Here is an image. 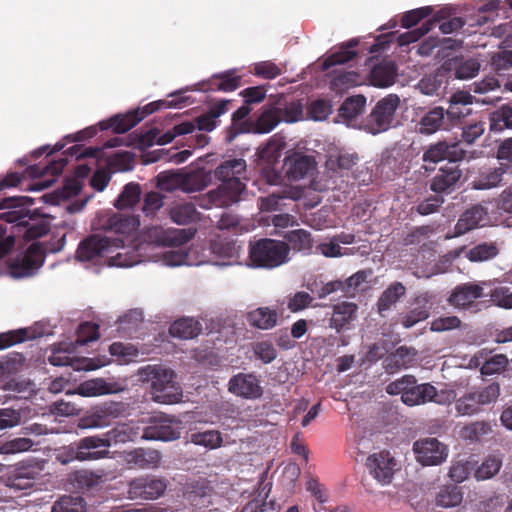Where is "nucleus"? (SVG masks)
Masks as SVG:
<instances>
[{
    "label": "nucleus",
    "instance_id": "obj_30",
    "mask_svg": "<svg viewBox=\"0 0 512 512\" xmlns=\"http://www.w3.org/2000/svg\"><path fill=\"white\" fill-rule=\"evenodd\" d=\"M357 305L352 302H342L333 306L330 318V327L337 332L347 328L348 324L356 317Z\"/></svg>",
    "mask_w": 512,
    "mask_h": 512
},
{
    "label": "nucleus",
    "instance_id": "obj_62",
    "mask_svg": "<svg viewBox=\"0 0 512 512\" xmlns=\"http://www.w3.org/2000/svg\"><path fill=\"white\" fill-rule=\"evenodd\" d=\"M509 360L504 354H497L489 359H486L481 366L480 372L482 375H493L505 370Z\"/></svg>",
    "mask_w": 512,
    "mask_h": 512
},
{
    "label": "nucleus",
    "instance_id": "obj_59",
    "mask_svg": "<svg viewBox=\"0 0 512 512\" xmlns=\"http://www.w3.org/2000/svg\"><path fill=\"white\" fill-rule=\"evenodd\" d=\"M356 44L357 41L351 40L347 46H341L339 51L334 52L332 55L325 59V61L323 62V68L328 69L334 65L344 64L351 60L354 57L355 53L351 51L349 48L355 46Z\"/></svg>",
    "mask_w": 512,
    "mask_h": 512
},
{
    "label": "nucleus",
    "instance_id": "obj_15",
    "mask_svg": "<svg viewBox=\"0 0 512 512\" xmlns=\"http://www.w3.org/2000/svg\"><path fill=\"white\" fill-rule=\"evenodd\" d=\"M125 411L122 403L108 402L97 406L81 420V427L88 429L104 428L110 424L113 419L120 417Z\"/></svg>",
    "mask_w": 512,
    "mask_h": 512
},
{
    "label": "nucleus",
    "instance_id": "obj_12",
    "mask_svg": "<svg viewBox=\"0 0 512 512\" xmlns=\"http://www.w3.org/2000/svg\"><path fill=\"white\" fill-rule=\"evenodd\" d=\"M413 451L419 463L426 466L440 465L446 461L449 453L447 445L437 438H422L414 442Z\"/></svg>",
    "mask_w": 512,
    "mask_h": 512
},
{
    "label": "nucleus",
    "instance_id": "obj_22",
    "mask_svg": "<svg viewBox=\"0 0 512 512\" xmlns=\"http://www.w3.org/2000/svg\"><path fill=\"white\" fill-rule=\"evenodd\" d=\"M229 392L247 399L261 396L262 389L259 380L252 374L239 373L229 381Z\"/></svg>",
    "mask_w": 512,
    "mask_h": 512
},
{
    "label": "nucleus",
    "instance_id": "obj_5",
    "mask_svg": "<svg viewBox=\"0 0 512 512\" xmlns=\"http://www.w3.org/2000/svg\"><path fill=\"white\" fill-rule=\"evenodd\" d=\"M289 251L285 242L261 239L251 245L249 257L254 267L275 268L288 261Z\"/></svg>",
    "mask_w": 512,
    "mask_h": 512
},
{
    "label": "nucleus",
    "instance_id": "obj_21",
    "mask_svg": "<svg viewBox=\"0 0 512 512\" xmlns=\"http://www.w3.org/2000/svg\"><path fill=\"white\" fill-rule=\"evenodd\" d=\"M314 168V158L299 152L291 153L284 160L285 174L293 181L304 179Z\"/></svg>",
    "mask_w": 512,
    "mask_h": 512
},
{
    "label": "nucleus",
    "instance_id": "obj_10",
    "mask_svg": "<svg viewBox=\"0 0 512 512\" xmlns=\"http://www.w3.org/2000/svg\"><path fill=\"white\" fill-rule=\"evenodd\" d=\"M44 253L39 243L30 245L27 252L8 264V274L15 279L32 276L43 264Z\"/></svg>",
    "mask_w": 512,
    "mask_h": 512
},
{
    "label": "nucleus",
    "instance_id": "obj_45",
    "mask_svg": "<svg viewBox=\"0 0 512 512\" xmlns=\"http://www.w3.org/2000/svg\"><path fill=\"white\" fill-rule=\"evenodd\" d=\"M366 98L362 95L347 98L339 108V117L344 120H353L360 115L365 107Z\"/></svg>",
    "mask_w": 512,
    "mask_h": 512
},
{
    "label": "nucleus",
    "instance_id": "obj_31",
    "mask_svg": "<svg viewBox=\"0 0 512 512\" xmlns=\"http://www.w3.org/2000/svg\"><path fill=\"white\" fill-rule=\"evenodd\" d=\"M247 322L250 326L260 329H272L277 323V313L269 307H259L251 310L246 315Z\"/></svg>",
    "mask_w": 512,
    "mask_h": 512
},
{
    "label": "nucleus",
    "instance_id": "obj_47",
    "mask_svg": "<svg viewBox=\"0 0 512 512\" xmlns=\"http://www.w3.org/2000/svg\"><path fill=\"white\" fill-rule=\"evenodd\" d=\"M463 500V493L457 486H445L436 496V504L443 508L458 506Z\"/></svg>",
    "mask_w": 512,
    "mask_h": 512
},
{
    "label": "nucleus",
    "instance_id": "obj_1",
    "mask_svg": "<svg viewBox=\"0 0 512 512\" xmlns=\"http://www.w3.org/2000/svg\"><path fill=\"white\" fill-rule=\"evenodd\" d=\"M139 226L137 216L122 213H107L101 216L97 228L115 236H89L79 244L77 259L110 267H132L138 260L133 252V243Z\"/></svg>",
    "mask_w": 512,
    "mask_h": 512
},
{
    "label": "nucleus",
    "instance_id": "obj_37",
    "mask_svg": "<svg viewBox=\"0 0 512 512\" xmlns=\"http://www.w3.org/2000/svg\"><path fill=\"white\" fill-rule=\"evenodd\" d=\"M445 111L442 107H435L427 112L418 124V132L430 135L437 132L444 123Z\"/></svg>",
    "mask_w": 512,
    "mask_h": 512
},
{
    "label": "nucleus",
    "instance_id": "obj_18",
    "mask_svg": "<svg viewBox=\"0 0 512 512\" xmlns=\"http://www.w3.org/2000/svg\"><path fill=\"white\" fill-rule=\"evenodd\" d=\"M209 250L213 256L211 261L218 266L239 264L242 247L233 240L217 238L211 241Z\"/></svg>",
    "mask_w": 512,
    "mask_h": 512
},
{
    "label": "nucleus",
    "instance_id": "obj_39",
    "mask_svg": "<svg viewBox=\"0 0 512 512\" xmlns=\"http://www.w3.org/2000/svg\"><path fill=\"white\" fill-rule=\"evenodd\" d=\"M201 331L200 324L192 318H183L175 321L169 332L173 337L190 339L196 337Z\"/></svg>",
    "mask_w": 512,
    "mask_h": 512
},
{
    "label": "nucleus",
    "instance_id": "obj_9",
    "mask_svg": "<svg viewBox=\"0 0 512 512\" xmlns=\"http://www.w3.org/2000/svg\"><path fill=\"white\" fill-rule=\"evenodd\" d=\"M80 190V181L78 179H71L66 182L59 194H44L39 198H32L28 196L11 197L5 199L3 208H25L35 205L37 202H44L55 205L59 203L60 198L66 199L76 196Z\"/></svg>",
    "mask_w": 512,
    "mask_h": 512
},
{
    "label": "nucleus",
    "instance_id": "obj_41",
    "mask_svg": "<svg viewBox=\"0 0 512 512\" xmlns=\"http://www.w3.org/2000/svg\"><path fill=\"white\" fill-rule=\"evenodd\" d=\"M492 431L491 425L486 421H475L463 426L459 437L470 442H478Z\"/></svg>",
    "mask_w": 512,
    "mask_h": 512
},
{
    "label": "nucleus",
    "instance_id": "obj_32",
    "mask_svg": "<svg viewBox=\"0 0 512 512\" xmlns=\"http://www.w3.org/2000/svg\"><path fill=\"white\" fill-rule=\"evenodd\" d=\"M472 104V96L466 92L454 93L450 98V105L446 111L448 119L458 121L471 113L468 105Z\"/></svg>",
    "mask_w": 512,
    "mask_h": 512
},
{
    "label": "nucleus",
    "instance_id": "obj_36",
    "mask_svg": "<svg viewBox=\"0 0 512 512\" xmlns=\"http://www.w3.org/2000/svg\"><path fill=\"white\" fill-rule=\"evenodd\" d=\"M143 118L144 114L139 115V111L136 110L123 116H114L107 122H101L100 127L102 130L113 128L116 133H125L136 126Z\"/></svg>",
    "mask_w": 512,
    "mask_h": 512
},
{
    "label": "nucleus",
    "instance_id": "obj_29",
    "mask_svg": "<svg viewBox=\"0 0 512 512\" xmlns=\"http://www.w3.org/2000/svg\"><path fill=\"white\" fill-rule=\"evenodd\" d=\"M397 67L393 61H383L374 66L370 72V82L373 86L385 88L394 84Z\"/></svg>",
    "mask_w": 512,
    "mask_h": 512
},
{
    "label": "nucleus",
    "instance_id": "obj_7",
    "mask_svg": "<svg viewBox=\"0 0 512 512\" xmlns=\"http://www.w3.org/2000/svg\"><path fill=\"white\" fill-rule=\"evenodd\" d=\"M456 397L453 389L437 390L430 383L416 384V381L410 385L408 391L403 393V403L408 406L422 405L427 402H434L439 405H448Z\"/></svg>",
    "mask_w": 512,
    "mask_h": 512
},
{
    "label": "nucleus",
    "instance_id": "obj_56",
    "mask_svg": "<svg viewBox=\"0 0 512 512\" xmlns=\"http://www.w3.org/2000/svg\"><path fill=\"white\" fill-rule=\"evenodd\" d=\"M504 128L512 129V105H504L492 114L491 129L501 131Z\"/></svg>",
    "mask_w": 512,
    "mask_h": 512
},
{
    "label": "nucleus",
    "instance_id": "obj_26",
    "mask_svg": "<svg viewBox=\"0 0 512 512\" xmlns=\"http://www.w3.org/2000/svg\"><path fill=\"white\" fill-rule=\"evenodd\" d=\"M487 221L486 209L480 205H475L460 216L455 225L454 236H459L479 226H484Z\"/></svg>",
    "mask_w": 512,
    "mask_h": 512
},
{
    "label": "nucleus",
    "instance_id": "obj_38",
    "mask_svg": "<svg viewBox=\"0 0 512 512\" xmlns=\"http://www.w3.org/2000/svg\"><path fill=\"white\" fill-rule=\"evenodd\" d=\"M170 218L179 225H186L199 219L200 213L193 203H177L170 209Z\"/></svg>",
    "mask_w": 512,
    "mask_h": 512
},
{
    "label": "nucleus",
    "instance_id": "obj_42",
    "mask_svg": "<svg viewBox=\"0 0 512 512\" xmlns=\"http://www.w3.org/2000/svg\"><path fill=\"white\" fill-rule=\"evenodd\" d=\"M139 432L138 429L131 426L130 424H118L113 429L105 433L106 438L110 442V447L113 444L126 443L133 441L137 438Z\"/></svg>",
    "mask_w": 512,
    "mask_h": 512
},
{
    "label": "nucleus",
    "instance_id": "obj_14",
    "mask_svg": "<svg viewBox=\"0 0 512 512\" xmlns=\"http://www.w3.org/2000/svg\"><path fill=\"white\" fill-rule=\"evenodd\" d=\"M166 488L164 479L146 476L131 481L127 493L132 500H154L162 496Z\"/></svg>",
    "mask_w": 512,
    "mask_h": 512
},
{
    "label": "nucleus",
    "instance_id": "obj_51",
    "mask_svg": "<svg viewBox=\"0 0 512 512\" xmlns=\"http://www.w3.org/2000/svg\"><path fill=\"white\" fill-rule=\"evenodd\" d=\"M39 476L40 471L36 467H19L15 471L12 485L20 489L29 488Z\"/></svg>",
    "mask_w": 512,
    "mask_h": 512
},
{
    "label": "nucleus",
    "instance_id": "obj_63",
    "mask_svg": "<svg viewBox=\"0 0 512 512\" xmlns=\"http://www.w3.org/2000/svg\"><path fill=\"white\" fill-rule=\"evenodd\" d=\"M274 104L281 105L282 121L286 123H294L303 118V106L299 101H293L289 104H284L282 103L281 99H278Z\"/></svg>",
    "mask_w": 512,
    "mask_h": 512
},
{
    "label": "nucleus",
    "instance_id": "obj_57",
    "mask_svg": "<svg viewBox=\"0 0 512 512\" xmlns=\"http://www.w3.org/2000/svg\"><path fill=\"white\" fill-rule=\"evenodd\" d=\"M195 130V124L187 121L174 126L171 130L159 135L155 142L158 145H165L172 142L177 136L192 133Z\"/></svg>",
    "mask_w": 512,
    "mask_h": 512
},
{
    "label": "nucleus",
    "instance_id": "obj_23",
    "mask_svg": "<svg viewBox=\"0 0 512 512\" xmlns=\"http://www.w3.org/2000/svg\"><path fill=\"white\" fill-rule=\"evenodd\" d=\"M465 152L460 148L459 143L447 144L446 142H438L424 153L423 161L437 163L443 160L457 162L464 158Z\"/></svg>",
    "mask_w": 512,
    "mask_h": 512
},
{
    "label": "nucleus",
    "instance_id": "obj_35",
    "mask_svg": "<svg viewBox=\"0 0 512 512\" xmlns=\"http://www.w3.org/2000/svg\"><path fill=\"white\" fill-rule=\"evenodd\" d=\"M416 355L415 349L401 346L385 359V368L390 372L407 368L415 361Z\"/></svg>",
    "mask_w": 512,
    "mask_h": 512
},
{
    "label": "nucleus",
    "instance_id": "obj_58",
    "mask_svg": "<svg viewBox=\"0 0 512 512\" xmlns=\"http://www.w3.org/2000/svg\"><path fill=\"white\" fill-rule=\"evenodd\" d=\"M157 186L159 189L172 192L180 189L181 187V172L179 171H164L157 176Z\"/></svg>",
    "mask_w": 512,
    "mask_h": 512
},
{
    "label": "nucleus",
    "instance_id": "obj_49",
    "mask_svg": "<svg viewBox=\"0 0 512 512\" xmlns=\"http://www.w3.org/2000/svg\"><path fill=\"white\" fill-rule=\"evenodd\" d=\"M189 441L195 445L203 446L208 449H216L221 446L223 440L219 431L207 430L192 433Z\"/></svg>",
    "mask_w": 512,
    "mask_h": 512
},
{
    "label": "nucleus",
    "instance_id": "obj_54",
    "mask_svg": "<svg viewBox=\"0 0 512 512\" xmlns=\"http://www.w3.org/2000/svg\"><path fill=\"white\" fill-rule=\"evenodd\" d=\"M405 293V287L397 282L387 288L378 300L380 312L388 310Z\"/></svg>",
    "mask_w": 512,
    "mask_h": 512
},
{
    "label": "nucleus",
    "instance_id": "obj_55",
    "mask_svg": "<svg viewBox=\"0 0 512 512\" xmlns=\"http://www.w3.org/2000/svg\"><path fill=\"white\" fill-rule=\"evenodd\" d=\"M23 410L13 407L0 408V431L13 429L22 423Z\"/></svg>",
    "mask_w": 512,
    "mask_h": 512
},
{
    "label": "nucleus",
    "instance_id": "obj_40",
    "mask_svg": "<svg viewBox=\"0 0 512 512\" xmlns=\"http://www.w3.org/2000/svg\"><path fill=\"white\" fill-rule=\"evenodd\" d=\"M503 459L500 454H491L475 470V478L478 481L488 480L498 474L502 467Z\"/></svg>",
    "mask_w": 512,
    "mask_h": 512
},
{
    "label": "nucleus",
    "instance_id": "obj_53",
    "mask_svg": "<svg viewBox=\"0 0 512 512\" xmlns=\"http://www.w3.org/2000/svg\"><path fill=\"white\" fill-rule=\"evenodd\" d=\"M34 443L31 439L26 437H19L7 440L0 444L1 455H13L29 451Z\"/></svg>",
    "mask_w": 512,
    "mask_h": 512
},
{
    "label": "nucleus",
    "instance_id": "obj_44",
    "mask_svg": "<svg viewBox=\"0 0 512 512\" xmlns=\"http://www.w3.org/2000/svg\"><path fill=\"white\" fill-rule=\"evenodd\" d=\"M129 461L140 468H154L160 463V454L157 450L139 448L129 455Z\"/></svg>",
    "mask_w": 512,
    "mask_h": 512
},
{
    "label": "nucleus",
    "instance_id": "obj_64",
    "mask_svg": "<svg viewBox=\"0 0 512 512\" xmlns=\"http://www.w3.org/2000/svg\"><path fill=\"white\" fill-rule=\"evenodd\" d=\"M491 301L498 307L512 309V290L506 286H497L490 291Z\"/></svg>",
    "mask_w": 512,
    "mask_h": 512
},
{
    "label": "nucleus",
    "instance_id": "obj_19",
    "mask_svg": "<svg viewBox=\"0 0 512 512\" xmlns=\"http://www.w3.org/2000/svg\"><path fill=\"white\" fill-rule=\"evenodd\" d=\"M126 387V380H105L103 378H95L81 383L77 387L75 393L83 397H95L123 392Z\"/></svg>",
    "mask_w": 512,
    "mask_h": 512
},
{
    "label": "nucleus",
    "instance_id": "obj_61",
    "mask_svg": "<svg viewBox=\"0 0 512 512\" xmlns=\"http://www.w3.org/2000/svg\"><path fill=\"white\" fill-rule=\"evenodd\" d=\"M285 237L298 251H308L312 248L311 235L304 229L290 231Z\"/></svg>",
    "mask_w": 512,
    "mask_h": 512
},
{
    "label": "nucleus",
    "instance_id": "obj_16",
    "mask_svg": "<svg viewBox=\"0 0 512 512\" xmlns=\"http://www.w3.org/2000/svg\"><path fill=\"white\" fill-rule=\"evenodd\" d=\"M49 362L54 366H71L74 370L91 371L105 366L107 361L91 358H76L68 346L54 348L49 356Z\"/></svg>",
    "mask_w": 512,
    "mask_h": 512
},
{
    "label": "nucleus",
    "instance_id": "obj_13",
    "mask_svg": "<svg viewBox=\"0 0 512 512\" xmlns=\"http://www.w3.org/2000/svg\"><path fill=\"white\" fill-rule=\"evenodd\" d=\"M151 425L146 427L141 438L145 440L173 441L180 437V422L165 415L151 418Z\"/></svg>",
    "mask_w": 512,
    "mask_h": 512
},
{
    "label": "nucleus",
    "instance_id": "obj_46",
    "mask_svg": "<svg viewBox=\"0 0 512 512\" xmlns=\"http://www.w3.org/2000/svg\"><path fill=\"white\" fill-rule=\"evenodd\" d=\"M140 196V185L136 183H128L124 186L122 192L115 201V207L118 209L131 208L139 202Z\"/></svg>",
    "mask_w": 512,
    "mask_h": 512
},
{
    "label": "nucleus",
    "instance_id": "obj_8",
    "mask_svg": "<svg viewBox=\"0 0 512 512\" xmlns=\"http://www.w3.org/2000/svg\"><path fill=\"white\" fill-rule=\"evenodd\" d=\"M399 104L400 98L396 94H389L378 101L369 115L366 130L374 135L387 131L393 125Z\"/></svg>",
    "mask_w": 512,
    "mask_h": 512
},
{
    "label": "nucleus",
    "instance_id": "obj_4",
    "mask_svg": "<svg viewBox=\"0 0 512 512\" xmlns=\"http://www.w3.org/2000/svg\"><path fill=\"white\" fill-rule=\"evenodd\" d=\"M144 381L151 383L152 399L161 404H173L181 401L182 389L174 381L172 370L159 366L147 365L139 370Z\"/></svg>",
    "mask_w": 512,
    "mask_h": 512
},
{
    "label": "nucleus",
    "instance_id": "obj_20",
    "mask_svg": "<svg viewBox=\"0 0 512 512\" xmlns=\"http://www.w3.org/2000/svg\"><path fill=\"white\" fill-rule=\"evenodd\" d=\"M80 461H92L106 458L109 455L110 442L106 435H93L80 439Z\"/></svg>",
    "mask_w": 512,
    "mask_h": 512
},
{
    "label": "nucleus",
    "instance_id": "obj_34",
    "mask_svg": "<svg viewBox=\"0 0 512 512\" xmlns=\"http://www.w3.org/2000/svg\"><path fill=\"white\" fill-rule=\"evenodd\" d=\"M285 146L286 143L282 137L277 135L271 137L266 145L258 151L260 164H276L279 161Z\"/></svg>",
    "mask_w": 512,
    "mask_h": 512
},
{
    "label": "nucleus",
    "instance_id": "obj_11",
    "mask_svg": "<svg viewBox=\"0 0 512 512\" xmlns=\"http://www.w3.org/2000/svg\"><path fill=\"white\" fill-rule=\"evenodd\" d=\"M17 212L10 213L8 216L9 222L19 221L17 228L19 231L25 229L24 237L27 240H32L45 235L49 229V222L45 219V214L40 213V208H36L33 211L23 209L20 210V215L16 216Z\"/></svg>",
    "mask_w": 512,
    "mask_h": 512
},
{
    "label": "nucleus",
    "instance_id": "obj_60",
    "mask_svg": "<svg viewBox=\"0 0 512 512\" xmlns=\"http://www.w3.org/2000/svg\"><path fill=\"white\" fill-rule=\"evenodd\" d=\"M437 21H439V18L434 17L433 19H429L425 23H423V25L420 28L401 34L398 37L399 45L404 46L419 40L432 29L433 25Z\"/></svg>",
    "mask_w": 512,
    "mask_h": 512
},
{
    "label": "nucleus",
    "instance_id": "obj_43",
    "mask_svg": "<svg viewBox=\"0 0 512 512\" xmlns=\"http://www.w3.org/2000/svg\"><path fill=\"white\" fill-rule=\"evenodd\" d=\"M499 254L496 243H481L469 249L465 256L471 262H483L495 258Z\"/></svg>",
    "mask_w": 512,
    "mask_h": 512
},
{
    "label": "nucleus",
    "instance_id": "obj_3",
    "mask_svg": "<svg viewBox=\"0 0 512 512\" xmlns=\"http://www.w3.org/2000/svg\"><path fill=\"white\" fill-rule=\"evenodd\" d=\"M246 170L244 159H231L219 165L214 175L222 181L217 189L200 196L197 199L198 206L203 209L212 207H228L242 200L245 193V184L239 179Z\"/></svg>",
    "mask_w": 512,
    "mask_h": 512
},
{
    "label": "nucleus",
    "instance_id": "obj_17",
    "mask_svg": "<svg viewBox=\"0 0 512 512\" xmlns=\"http://www.w3.org/2000/svg\"><path fill=\"white\" fill-rule=\"evenodd\" d=\"M366 467L376 481L387 485L392 481L396 461L389 452L382 451L368 456Z\"/></svg>",
    "mask_w": 512,
    "mask_h": 512
},
{
    "label": "nucleus",
    "instance_id": "obj_28",
    "mask_svg": "<svg viewBox=\"0 0 512 512\" xmlns=\"http://www.w3.org/2000/svg\"><path fill=\"white\" fill-rule=\"evenodd\" d=\"M444 68L454 73L457 79H470L476 76L480 70L477 59L451 58L444 64Z\"/></svg>",
    "mask_w": 512,
    "mask_h": 512
},
{
    "label": "nucleus",
    "instance_id": "obj_2",
    "mask_svg": "<svg viewBox=\"0 0 512 512\" xmlns=\"http://www.w3.org/2000/svg\"><path fill=\"white\" fill-rule=\"evenodd\" d=\"M193 235L191 229H164L158 226L147 229L141 239L133 243V252L138 260L132 266L142 262H155L170 267L203 263L191 260L189 253L181 247Z\"/></svg>",
    "mask_w": 512,
    "mask_h": 512
},
{
    "label": "nucleus",
    "instance_id": "obj_48",
    "mask_svg": "<svg viewBox=\"0 0 512 512\" xmlns=\"http://www.w3.org/2000/svg\"><path fill=\"white\" fill-rule=\"evenodd\" d=\"M208 185L207 178L203 173L200 172H181V187L185 193H193L201 191Z\"/></svg>",
    "mask_w": 512,
    "mask_h": 512
},
{
    "label": "nucleus",
    "instance_id": "obj_50",
    "mask_svg": "<svg viewBox=\"0 0 512 512\" xmlns=\"http://www.w3.org/2000/svg\"><path fill=\"white\" fill-rule=\"evenodd\" d=\"M51 512H86V503L80 496L66 495L53 504Z\"/></svg>",
    "mask_w": 512,
    "mask_h": 512
},
{
    "label": "nucleus",
    "instance_id": "obj_27",
    "mask_svg": "<svg viewBox=\"0 0 512 512\" xmlns=\"http://www.w3.org/2000/svg\"><path fill=\"white\" fill-rule=\"evenodd\" d=\"M282 122V107L280 104L267 103L261 108V112L254 125V132L266 134L271 132Z\"/></svg>",
    "mask_w": 512,
    "mask_h": 512
},
{
    "label": "nucleus",
    "instance_id": "obj_25",
    "mask_svg": "<svg viewBox=\"0 0 512 512\" xmlns=\"http://www.w3.org/2000/svg\"><path fill=\"white\" fill-rule=\"evenodd\" d=\"M508 166L501 163L497 167H482L474 177L471 185L475 190H489L498 187Z\"/></svg>",
    "mask_w": 512,
    "mask_h": 512
},
{
    "label": "nucleus",
    "instance_id": "obj_33",
    "mask_svg": "<svg viewBox=\"0 0 512 512\" xmlns=\"http://www.w3.org/2000/svg\"><path fill=\"white\" fill-rule=\"evenodd\" d=\"M461 171L456 166L443 167L434 176L431 189L434 192H444L452 188L460 179Z\"/></svg>",
    "mask_w": 512,
    "mask_h": 512
},
{
    "label": "nucleus",
    "instance_id": "obj_24",
    "mask_svg": "<svg viewBox=\"0 0 512 512\" xmlns=\"http://www.w3.org/2000/svg\"><path fill=\"white\" fill-rule=\"evenodd\" d=\"M486 282L481 284L466 283L457 286L448 298V302L456 308H466L476 299L484 296L483 290Z\"/></svg>",
    "mask_w": 512,
    "mask_h": 512
},
{
    "label": "nucleus",
    "instance_id": "obj_52",
    "mask_svg": "<svg viewBox=\"0 0 512 512\" xmlns=\"http://www.w3.org/2000/svg\"><path fill=\"white\" fill-rule=\"evenodd\" d=\"M228 102H221L216 107L212 108L208 113L199 116L196 119L197 127L200 131L210 132L216 127V119L223 114L227 109Z\"/></svg>",
    "mask_w": 512,
    "mask_h": 512
},
{
    "label": "nucleus",
    "instance_id": "obj_6",
    "mask_svg": "<svg viewBox=\"0 0 512 512\" xmlns=\"http://www.w3.org/2000/svg\"><path fill=\"white\" fill-rule=\"evenodd\" d=\"M499 383L493 382L455 398L454 407L458 416H474L482 412V407L495 403L500 396Z\"/></svg>",
    "mask_w": 512,
    "mask_h": 512
}]
</instances>
